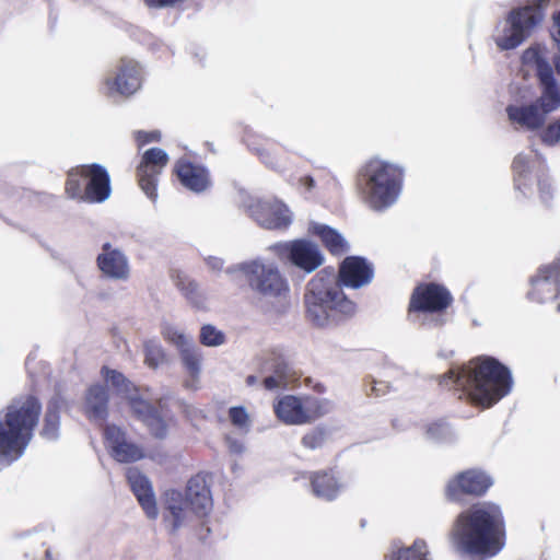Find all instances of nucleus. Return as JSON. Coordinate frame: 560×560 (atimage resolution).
Here are the masks:
<instances>
[{"mask_svg":"<svg viewBox=\"0 0 560 560\" xmlns=\"http://www.w3.org/2000/svg\"><path fill=\"white\" fill-rule=\"evenodd\" d=\"M374 267L364 257L348 256L339 265L337 277L326 269L306 284L304 306L306 318L317 327L343 323L357 313V304L342 288L360 289L372 282Z\"/></svg>","mask_w":560,"mask_h":560,"instance_id":"1","label":"nucleus"},{"mask_svg":"<svg viewBox=\"0 0 560 560\" xmlns=\"http://www.w3.org/2000/svg\"><path fill=\"white\" fill-rule=\"evenodd\" d=\"M448 538L460 553L486 560L494 557L505 545V521L499 505L478 502L460 512Z\"/></svg>","mask_w":560,"mask_h":560,"instance_id":"2","label":"nucleus"},{"mask_svg":"<svg viewBox=\"0 0 560 560\" xmlns=\"http://www.w3.org/2000/svg\"><path fill=\"white\" fill-rule=\"evenodd\" d=\"M443 387L458 392V398L475 407L491 408L512 387L509 369L492 357H477L457 369H451L439 377Z\"/></svg>","mask_w":560,"mask_h":560,"instance_id":"3","label":"nucleus"},{"mask_svg":"<svg viewBox=\"0 0 560 560\" xmlns=\"http://www.w3.org/2000/svg\"><path fill=\"white\" fill-rule=\"evenodd\" d=\"M42 413V402L35 395L15 399L0 416V457L15 460L30 444Z\"/></svg>","mask_w":560,"mask_h":560,"instance_id":"4","label":"nucleus"},{"mask_svg":"<svg viewBox=\"0 0 560 560\" xmlns=\"http://www.w3.org/2000/svg\"><path fill=\"white\" fill-rule=\"evenodd\" d=\"M404 168L380 158H372L359 170L357 185L365 202L376 211L390 207L404 183Z\"/></svg>","mask_w":560,"mask_h":560,"instance_id":"5","label":"nucleus"},{"mask_svg":"<svg viewBox=\"0 0 560 560\" xmlns=\"http://www.w3.org/2000/svg\"><path fill=\"white\" fill-rule=\"evenodd\" d=\"M186 506L200 517L207 516L212 509V497L207 477L203 474L192 476L186 486L185 494L178 490H168L165 493L164 522L170 533L175 534L186 518Z\"/></svg>","mask_w":560,"mask_h":560,"instance_id":"6","label":"nucleus"},{"mask_svg":"<svg viewBox=\"0 0 560 560\" xmlns=\"http://www.w3.org/2000/svg\"><path fill=\"white\" fill-rule=\"evenodd\" d=\"M551 0H530L529 3L512 9L505 16L501 33L494 43L501 50H511L523 44L542 23Z\"/></svg>","mask_w":560,"mask_h":560,"instance_id":"7","label":"nucleus"},{"mask_svg":"<svg viewBox=\"0 0 560 560\" xmlns=\"http://www.w3.org/2000/svg\"><path fill=\"white\" fill-rule=\"evenodd\" d=\"M65 192L68 198L85 203H102L112 194L110 176L97 163L72 167L67 173Z\"/></svg>","mask_w":560,"mask_h":560,"instance_id":"8","label":"nucleus"},{"mask_svg":"<svg viewBox=\"0 0 560 560\" xmlns=\"http://www.w3.org/2000/svg\"><path fill=\"white\" fill-rule=\"evenodd\" d=\"M454 303L451 291L439 282H421L417 284L409 298L407 307L408 318L418 320L421 315L432 316L428 322L433 327L445 324V314Z\"/></svg>","mask_w":560,"mask_h":560,"instance_id":"9","label":"nucleus"},{"mask_svg":"<svg viewBox=\"0 0 560 560\" xmlns=\"http://www.w3.org/2000/svg\"><path fill=\"white\" fill-rule=\"evenodd\" d=\"M242 271L249 288L275 305L278 312L290 305V285L278 267L250 261L242 266Z\"/></svg>","mask_w":560,"mask_h":560,"instance_id":"10","label":"nucleus"},{"mask_svg":"<svg viewBox=\"0 0 560 560\" xmlns=\"http://www.w3.org/2000/svg\"><path fill=\"white\" fill-rule=\"evenodd\" d=\"M330 410L328 399L312 395H283L273 402V412L279 421L287 425L313 423Z\"/></svg>","mask_w":560,"mask_h":560,"instance_id":"11","label":"nucleus"},{"mask_svg":"<svg viewBox=\"0 0 560 560\" xmlns=\"http://www.w3.org/2000/svg\"><path fill=\"white\" fill-rule=\"evenodd\" d=\"M493 485L492 478L483 470L469 468L454 475L445 486V498L450 502L460 503L466 498H479Z\"/></svg>","mask_w":560,"mask_h":560,"instance_id":"12","label":"nucleus"},{"mask_svg":"<svg viewBox=\"0 0 560 560\" xmlns=\"http://www.w3.org/2000/svg\"><path fill=\"white\" fill-rule=\"evenodd\" d=\"M170 162L168 154L161 148L145 150L136 168V178L140 189L152 201L158 199L160 176Z\"/></svg>","mask_w":560,"mask_h":560,"instance_id":"13","label":"nucleus"},{"mask_svg":"<svg viewBox=\"0 0 560 560\" xmlns=\"http://www.w3.org/2000/svg\"><path fill=\"white\" fill-rule=\"evenodd\" d=\"M127 404L131 415L141 421L153 436L165 438L171 416L162 400L153 404L139 395H132L127 397Z\"/></svg>","mask_w":560,"mask_h":560,"instance_id":"14","label":"nucleus"},{"mask_svg":"<svg viewBox=\"0 0 560 560\" xmlns=\"http://www.w3.org/2000/svg\"><path fill=\"white\" fill-rule=\"evenodd\" d=\"M262 371H269L272 374L262 380V386L267 390L285 388L289 385L298 383L302 377V372L280 352L270 351L262 361Z\"/></svg>","mask_w":560,"mask_h":560,"instance_id":"15","label":"nucleus"},{"mask_svg":"<svg viewBox=\"0 0 560 560\" xmlns=\"http://www.w3.org/2000/svg\"><path fill=\"white\" fill-rule=\"evenodd\" d=\"M104 443L109 455L118 463H133L144 457L143 450L127 440L126 432L115 424L103 428Z\"/></svg>","mask_w":560,"mask_h":560,"instance_id":"16","label":"nucleus"},{"mask_svg":"<svg viewBox=\"0 0 560 560\" xmlns=\"http://www.w3.org/2000/svg\"><path fill=\"white\" fill-rule=\"evenodd\" d=\"M173 175L184 188L195 194L205 192L212 185L209 170L186 158H180L174 163Z\"/></svg>","mask_w":560,"mask_h":560,"instance_id":"17","label":"nucleus"},{"mask_svg":"<svg viewBox=\"0 0 560 560\" xmlns=\"http://www.w3.org/2000/svg\"><path fill=\"white\" fill-rule=\"evenodd\" d=\"M142 73L140 65L128 58H121L114 78L105 79L104 83L109 92L124 96L135 94L141 86Z\"/></svg>","mask_w":560,"mask_h":560,"instance_id":"18","label":"nucleus"},{"mask_svg":"<svg viewBox=\"0 0 560 560\" xmlns=\"http://www.w3.org/2000/svg\"><path fill=\"white\" fill-rule=\"evenodd\" d=\"M250 210L259 225L269 230L287 229L291 223L289 209L281 202L258 201Z\"/></svg>","mask_w":560,"mask_h":560,"instance_id":"19","label":"nucleus"},{"mask_svg":"<svg viewBox=\"0 0 560 560\" xmlns=\"http://www.w3.org/2000/svg\"><path fill=\"white\" fill-rule=\"evenodd\" d=\"M101 272L110 279L126 280L129 277V264L126 255L109 243L102 246V253L96 258Z\"/></svg>","mask_w":560,"mask_h":560,"instance_id":"20","label":"nucleus"},{"mask_svg":"<svg viewBox=\"0 0 560 560\" xmlns=\"http://www.w3.org/2000/svg\"><path fill=\"white\" fill-rule=\"evenodd\" d=\"M285 248L290 261L305 272L314 271L324 261L318 247L306 240L292 241Z\"/></svg>","mask_w":560,"mask_h":560,"instance_id":"21","label":"nucleus"},{"mask_svg":"<svg viewBox=\"0 0 560 560\" xmlns=\"http://www.w3.org/2000/svg\"><path fill=\"white\" fill-rule=\"evenodd\" d=\"M127 480L147 516L156 518L158 506L149 479L137 468H129L127 471Z\"/></svg>","mask_w":560,"mask_h":560,"instance_id":"22","label":"nucleus"},{"mask_svg":"<svg viewBox=\"0 0 560 560\" xmlns=\"http://www.w3.org/2000/svg\"><path fill=\"white\" fill-rule=\"evenodd\" d=\"M109 394L105 385H91L85 395L84 413L89 420L104 422L108 416Z\"/></svg>","mask_w":560,"mask_h":560,"instance_id":"23","label":"nucleus"},{"mask_svg":"<svg viewBox=\"0 0 560 560\" xmlns=\"http://www.w3.org/2000/svg\"><path fill=\"white\" fill-rule=\"evenodd\" d=\"M506 114L511 121L521 125L528 130L540 129L546 121V114L534 102L528 105H509Z\"/></svg>","mask_w":560,"mask_h":560,"instance_id":"24","label":"nucleus"},{"mask_svg":"<svg viewBox=\"0 0 560 560\" xmlns=\"http://www.w3.org/2000/svg\"><path fill=\"white\" fill-rule=\"evenodd\" d=\"M312 492L315 497L332 501L341 491V483L332 469L312 471L308 475Z\"/></svg>","mask_w":560,"mask_h":560,"instance_id":"25","label":"nucleus"},{"mask_svg":"<svg viewBox=\"0 0 560 560\" xmlns=\"http://www.w3.org/2000/svg\"><path fill=\"white\" fill-rule=\"evenodd\" d=\"M248 145L268 166L278 168L282 165V148L276 141L253 137Z\"/></svg>","mask_w":560,"mask_h":560,"instance_id":"26","label":"nucleus"},{"mask_svg":"<svg viewBox=\"0 0 560 560\" xmlns=\"http://www.w3.org/2000/svg\"><path fill=\"white\" fill-rule=\"evenodd\" d=\"M310 233L319 237L323 246L334 256H340L348 250V244L345 238L332 228L312 223Z\"/></svg>","mask_w":560,"mask_h":560,"instance_id":"27","label":"nucleus"},{"mask_svg":"<svg viewBox=\"0 0 560 560\" xmlns=\"http://www.w3.org/2000/svg\"><path fill=\"white\" fill-rule=\"evenodd\" d=\"M525 62H534L536 67V75L539 80V84L555 83L557 82L553 77L552 67L550 63L540 55L537 49L528 48L523 54Z\"/></svg>","mask_w":560,"mask_h":560,"instance_id":"28","label":"nucleus"},{"mask_svg":"<svg viewBox=\"0 0 560 560\" xmlns=\"http://www.w3.org/2000/svg\"><path fill=\"white\" fill-rule=\"evenodd\" d=\"M428 545L423 539H416L411 546L398 548L386 556V560H428Z\"/></svg>","mask_w":560,"mask_h":560,"instance_id":"29","label":"nucleus"},{"mask_svg":"<svg viewBox=\"0 0 560 560\" xmlns=\"http://www.w3.org/2000/svg\"><path fill=\"white\" fill-rule=\"evenodd\" d=\"M60 425V406L58 401H50L47 406L40 435L46 440H56L58 438Z\"/></svg>","mask_w":560,"mask_h":560,"instance_id":"30","label":"nucleus"},{"mask_svg":"<svg viewBox=\"0 0 560 560\" xmlns=\"http://www.w3.org/2000/svg\"><path fill=\"white\" fill-rule=\"evenodd\" d=\"M540 88L541 94L535 103L548 115L560 107V90L557 82L540 84Z\"/></svg>","mask_w":560,"mask_h":560,"instance_id":"31","label":"nucleus"},{"mask_svg":"<svg viewBox=\"0 0 560 560\" xmlns=\"http://www.w3.org/2000/svg\"><path fill=\"white\" fill-rule=\"evenodd\" d=\"M178 351L182 363L187 373L194 380L198 378L202 360L201 351L191 342H189Z\"/></svg>","mask_w":560,"mask_h":560,"instance_id":"32","label":"nucleus"},{"mask_svg":"<svg viewBox=\"0 0 560 560\" xmlns=\"http://www.w3.org/2000/svg\"><path fill=\"white\" fill-rule=\"evenodd\" d=\"M515 188L526 195V188L529 183V163L528 159L522 154L514 158L512 162Z\"/></svg>","mask_w":560,"mask_h":560,"instance_id":"33","label":"nucleus"},{"mask_svg":"<svg viewBox=\"0 0 560 560\" xmlns=\"http://www.w3.org/2000/svg\"><path fill=\"white\" fill-rule=\"evenodd\" d=\"M176 287L195 306H199L202 303V298L199 293L198 284L187 276L178 275L176 278Z\"/></svg>","mask_w":560,"mask_h":560,"instance_id":"34","label":"nucleus"},{"mask_svg":"<svg viewBox=\"0 0 560 560\" xmlns=\"http://www.w3.org/2000/svg\"><path fill=\"white\" fill-rule=\"evenodd\" d=\"M427 439L434 442H444L451 435V428L444 419H439L424 427Z\"/></svg>","mask_w":560,"mask_h":560,"instance_id":"35","label":"nucleus"},{"mask_svg":"<svg viewBox=\"0 0 560 560\" xmlns=\"http://www.w3.org/2000/svg\"><path fill=\"white\" fill-rule=\"evenodd\" d=\"M101 374L104 380L112 384L119 392L128 393L132 386V383L119 371L103 366Z\"/></svg>","mask_w":560,"mask_h":560,"instance_id":"36","label":"nucleus"},{"mask_svg":"<svg viewBox=\"0 0 560 560\" xmlns=\"http://www.w3.org/2000/svg\"><path fill=\"white\" fill-rule=\"evenodd\" d=\"M166 360V354L160 345L153 341L144 343V363L151 368L156 369Z\"/></svg>","mask_w":560,"mask_h":560,"instance_id":"37","label":"nucleus"},{"mask_svg":"<svg viewBox=\"0 0 560 560\" xmlns=\"http://www.w3.org/2000/svg\"><path fill=\"white\" fill-rule=\"evenodd\" d=\"M200 342L203 346L217 347L224 342L225 336L212 325H203L200 329Z\"/></svg>","mask_w":560,"mask_h":560,"instance_id":"38","label":"nucleus"},{"mask_svg":"<svg viewBox=\"0 0 560 560\" xmlns=\"http://www.w3.org/2000/svg\"><path fill=\"white\" fill-rule=\"evenodd\" d=\"M326 431L322 428H315L303 435L301 443L308 450H316L324 445Z\"/></svg>","mask_w":560,"mask_h":560,"instance_id":"39","label":"nucleus"},{"mask_svg":"<svg viewBox=\"0 0 560 560\" xmlns=\"http://www.w3.org/2000/svg\"><path fill=\"white\" fill-rule=\"evenodd\" d=\"M539 137L544 144L548 147L556 145L560 141V119L555 120L544 128Z\"/></svg>","mask_w":560,"mask_h":560,"instance_id":"40","label":"nucleus"},{"mask_svg":"<svg viewBox=\"0 0 560 560\" xmlns=\"http://www.w3.org/2000/svg\"><path fill=\"white\" fill-rule=\"evenodd\" d=\"M161 334L166 341L176 346L178 350L189 343L186 336L173 326L166 325Z\"/></svg>","mask_w":560,"mask_h":560,"instance_id":"41","label":"nucleus"},{"mask_svg":"<svg viewBox=\"0 0 560 560\" xmlns=\"http://www.w3.org/2000/svg\"><path fill=\"white\" fill-rule=\"evenodd\" d=\"M229 419L236 428H245L249 423V416L246 409L242 406L231 407L229 409Z\"/></svg>","mask_w":560,"mask_h":560,"instance_id":"42","label":"nucleus"},{"mask_svg":"<svg viewBox=\"0 0 560 560\" xmlns=\"http://www.w3.org/2000/svg\"><path fill=\"white\" fill-rule=\"evenodd\" d=\"M133 137L138 148L141 149L151 142H159L161 140V132L159 130H138Z\"/></svg>","mask_w":560,"mask_h":560,"instance_id":"43","label":"nucleus"},{"mask_svg":"<svg viewBox=\"0 0 560 560\" xmlns=\"http://www.w3.org/2000/svg\"><path fill=\"white\" fill-rule=\"evenodd\" d=\"M538 192L541 203L548 205L553 197L551 184L547 177L538 178Z\"/></svg>","mask_w":560,"mask_h":560,"instance_id":"44","label":"nucleus"},{"mask_svg":"<svg viewBox=\"0 0 560 560\" xmlns=\"http://www.w3.org/2000/svg\"><path fill=\"white\" fill-rule=\"evenodd\" d=\"M550 36L560 52V10L555 11L551 15Z\"/></svg>","mask_w":560,"mask_h":560,"instance_id":"45","label":"nucleus"},{"mask_svg":"<svg viewBox=\"0 0 560 560\" xmlns=\"http://www.w3.org/2000/svg\"><path fill=\"white\" fill-rule=\"evenodd\" d=\"M545 280L552 281L556 284H560V264H555L547 268Z\"/></svg>","mask_w":560,"mask_h":560,"instance_id":"46","label":"nucleus"},{"mask_svg":"<svg viewBox=\"0 0 560 560\" xmlns=\"http://www.w3.org/2000/svg\"><path fill=\"white\" fill-rule=\"evenodd\" d=\"M149 8H165L173 7L177 3H183L185 0H143Z\"/></svg>","mask_w":560,"mask_h":560,"instance_id":"47","label":"nucleus"},{"mask_svg":"<svg viewBox=\"0 0 560 560\" xmlns=\"http://www.w3.org/2000/svg\"><path fill=\"white\" fill-rule=\"evenodd\" d=\"M301 185H303L306 189H312L315 186V180L312 176L305 175L300 178Z\"/></svg>","mask_w":560,"mask_h":560,"instance_id":"48","label":"nucleus"},{"mask_svg":"<svg viewBox=\"0 0 560 560\" xmlns=\"http://www.w3.org/2000/svg\"><path fill=\"white\" fill-rule=\"evenodd\" d=\"M245 383L247 386H254L257 383V377L255 375H248Z\"/></svg>","mask_w":560,"mask_h":560,"instance_id":"49","label":"nucleus"},{"mask_svg":"<svg viewBox=\"0 0 560 560\" xmlns=\"http://www.w3.org/2000/svg\"><path fill=\"white\" fill-rule=\"evenodd\" d=\"M553 66H555L557 73L560 74V52H559V55L555 56Z\"/></svg>","mask_w":560,"mask_h":560,"instance_id":"50","label":"nucleus"},{"mask_svg":"<svg viewBox=\"0 0 560 560\" xmlns=\"http://www.w3.org/2000/svg\"><path fill=\"white\" fill-rule=\"evenodd\" d=\"M45 557H46V560H52L51 558V551L49 548H46L45 549Z\"/></svg>","mask_w":560,"mask_h":560,"instance_id":"51","label":"nucleus"}]
</instances>
